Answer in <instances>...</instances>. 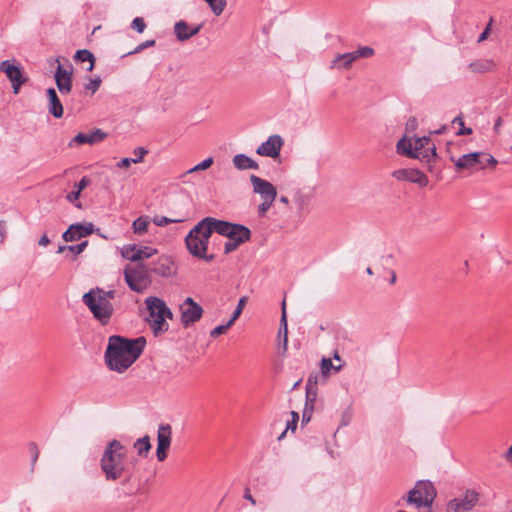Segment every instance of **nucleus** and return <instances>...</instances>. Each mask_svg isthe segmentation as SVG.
I'll return each instance as SVG.
<instances>
[{"mask_svg":"<svg viewBox=\"0 0 512 512\" xmlns=\"http://www.w3.org/2000/svg\"><path fill=\"white\" fill-rule=\"evenodd\" d=\"M75 59L80 62H89L90 65L86 69L88 72H91L94 69L95 56L91 51L87 49L77 50L75 54Z\"/></svg>","mask_w":512,"mask_h":512,"instance_id":"30","label":"nucleus"},{"mask_svg":"<svg viewBox=\"0 0 512 512\" xmlns=\"http://www.w3.org/2000/svg\"><path fill=\"white\" fill-rule=\"evenodd\" d=\"M48 99V111L49 113L59 119L63 116V105L58 97V94L54 88H48L46 90Z\"/></svg>","mask_w":512,"mask_h":512,"instance_id":"20","label":"nucleus"},{"mask_svg":"<svg viewBox=\"0 0 512 512\" xmlns=\"http://www.w3.org/2000/svg\"><path fill=\"white\" fill-rule=\"evenodd\" d=\"M101 82V78L96 76L95 78L90 79V81L85 85V89L94 94L99 89Z\"/></svg>","mask_w":512,"mask_h":512,"instance_id":"44","label":"nucleus"},{"mask_svg":"<svg viewBox=\"0 0 512 512\" xmlns=\"http://www.w3.org/2000/svg\"><path fill=\"white\" fill-rule=\"evenodd\" d=\"M357 60L354 52L339 54L331 63V68L347 69L351 64Z\"/></svg>","mask_w":512,"mask_h":512,"instance_id":"25","label":"nucleus"},{"mask_svg":"<svg viewBox=\"0 0 512 512\" xmlns=\"http://www.w3.org/2000/svg\"><path fill=\"white\" fill-rule=\"evenodd\" d=\"M240 245H242V244H241V241L239 238H238V240L236 239V241H232V240L228 239V241L225 242V244H224V253L229 254V253L237 250Z\"/></svg>","mask_w":512,"mask_h":512,"instance_id":"46","label":"nucleus"},{"mask_svg":"<svg viewBox=\"0 0 512 512\" xmlns=\"http://www.w3.org/2000/svg\"><path fill=\"white\" fill-rule=\"evenodd\" d=\"M204 1L208 3L212 12L216 16H219L220 14H222V12L224 11L226 4H227L226 0H204Z\"/></svg>","mask_w":512,"mask_h":512,"instance_id":"35","label":"nucleus"},{"mask_svg":"<svg viewBox=\"0 0 512 512\" xmlns=\"http://www.w3.org/2000/svg\"><path fill=\"white\" fill-rule=\"evenodd\" d=\"M89 291H93L95 294L101 296V298L107 299V301H110L115 298L116 291L115 290H104L99 287H95L90 289Z\"/></svg>","mask_w":512,"mask_h":512,"instance_id":"41","label":"nucleus"},{"mask_svg":"<svg viewBox=\"0 0 512 512\" xmlns=\"http://www.w3.org/2000/svg\"><path fill=\"white\" fill-rule=\"evenodd\" d=\"M213 164V158L208 157L194 166L189 172L208 169Z\"/></svg>","mask_w":512,"mask_h":512,"instance_id":"47","label":"nucleus"},{"mask_svg":"<svg viewBox=\"0 0 512 512\" xmlns=\"http://www.w3.org/2000/svg\"><path fill=\"white\" fill-rule=\"evenodd\" d=\"M149 220L147 217L141 216L135 219L132 223L133 232L142 235L147 232Z\"/></svg>","mask_w":512,"mask_h":512,"instance_id":"34","label":"nucleus"},{"mask_svg":"<svg viewBox=\"0 0 512 512\" xmlns=\"http://www.w3.org/2000/svg\"><path fill=\"white\" fill-rule=\"evenodd\" d=\"M89 183L90 180L88 179V177L84 176L78 183H75L74 189L79 190V192L81 193L82 190H84L89 185Z\"/></svg>","mask_w":512,"mask_h":512,"instance_id":"56","label":"nucleus"},{"mask_svg":"<svg viewBox=\"0 0 512 512\" xmlns=\"http://www.w3.org/2000/svg\"><path fill=\"white\" fill-rule=\"evenodd\" d=\"M29 452L31 454V457H32V462L35 463L38 459V456H39V451H38V447L35 443H30L29 444Z\"/></svg>","mask_w":512,"mask_h":512,"instance_id":"58","label":"nucleus"},{"mask_svg":"<svg viewBox=\"0 0 512 512\" xmlns=\"http://www.w3.org/2000/svg\"><path fill=\"white\" fill-rule=\"evenodd\" d=\"M410 170L407 169H400L393 172V177H395L398 180H407V176H409Z\"/></svg>","mask_w":512,"mask_h":512,"instance_id":"57","label":"nucleus"},{"mask_svg":"<svg viewBox=\"0 0 512 512\" xmlns=\"http://www.w3.org/2000/svg\"><path fill=\"white\" fill-rule=\"evenodd\" d=\"M291 416H292V419H291V421L287 422L286 430L290 429L292 432H294L296 430V427H297V423H298V420H299V415H298L297 412L292 411L291 412Z\"/></svg>","mask_w":512,"mask_h":512,"instance_id":"53","label":"nucleus"},{"mask_svg":"<svg viewBox=\"0 0 512 512\" xmlns=\"http://www.w3.org/2000/svg\"><path fill=\"white\" fill-rule=\"evenodd\" d=\"M156 253H157V250L152 248V247H149V246L138 247L137 246L136 254H138L140 256L138 258V261H141V260H144V259H148V258L152 257Z\"/></svg>","mask_w":512,"mask_h":512,"instance_id":"37","label":"nucleus"},{"mask_svg":"<svg viewBox=\"0 0 512 512\" xmlns=\"http://www.w3.org/2000/svg\"><path fill=\"white\" fill-rule=\"evenodd\" d=\"M156 43V41L154 39H150V40H146L142 43H140L138 46H136L132 51L130 52H127L126 54L123 55L124 56H128V55H133V54H137V53H140L141 51L149 48V47H152L154 46Z\"/></svg>","mask_w":512,"mask_h":512,"instance_id":"40","label":"nucleus"},{"mask_svg":"<svg viewBox=\"0 0 512 512\" xmlns=\"http://www.w3.org/2000/svg\"><path fill=\"white\" fill-rule=\"evenodd\" d=\"M214 233L211 216L201 219L186 235L184 242L188 252L195 257L204 248H208L209 240Z\"/></svg>","mask_w":512,"mask_h":512,"instance_id":"3","label":"nucleus"},{"mask_svg":"<svg viewBox=\"0 0 512 512\" xmlns=\"http://www.w3.org/2000/svg\"><path fill=\"white\" fill-rule=\"evenodd\" d=\"M82 302L88 307L93 317L103 326L109 324L113 313L114 307L111 301L95 294L93 291H88L82 296Z\"/></svg>","mask_w":512,"mask_h":512,"instance_id":"5","label":"nucleus"},{"mask_svg":"<svg viewBox=\"0 0 512 512\" xmlns=\"http://www.w3.org/2000/svg\"><path fill=\"white\" fill-rule=\"evenodd\" d=\"M212 224L214 228V233H217L223 237H227L229 240L236 241L238 238L241 241V244L249 241L251 238V230L239 223H233L226 220L217 219L215 217H211Z\"/></svg>","mask_w":512,"mask_h":512,"instance_id":"6","label":"nucleus"},{"mask_svg":"<svg viewBox=\"0 0 512 512\" xmlns=\"http://www.w3.org/2000/svg\"><path fill=\"white\" fill-rule=\"evenodd\" d=\"M497 160L490 154L482 152H472L462 155L455 161V166L458 169H468L473 167H479L481 169L486 168L490 165H496Z\"/></svg>","mask_w":512,"mask_h":512,"instance_id":"10","label":"nucleus"},{"mask_svg":"<svg viewBox=\"0 0 512 512\" xmlns=\"http://www.w3.org/2000/svg\"><path fill=\"white\" fill-rule=\"evenodd\" d=\"M187 219V217L183 216L180 218H169L166 216H159L156 215L153 217L152 221L153 223L158 227H164L170 223H181L184 222Z\"/></svg>","mask_w":512,"mask_h":512,"instance_id":"33","label":"nucleus"},{"mask_svg":"<svg viewBox=\"0 0 512 512\" xmlns=\"http://www.w3.org/2000/svg\"><path fill=\"white\" fill-rule=\"evenodd\" d=\"M294 202L297 205L298 211L301 212L307 204V199L303 195L297 194L294 198Z\"/></svg>","mask_w":512,"mask_h":512,"instance_id":"55","label":"nucleus"},{"mask_svg":"<svg viewBox=\"0 0 512 512\" xmlns=\"http://www.w3.org/2000/svg\"><path fill=\"white\" fill-rule=\"evenodd\" d=\"M247 296H243L239 299V302L229 320H231L233 323L239 318L241 315L246 303H247Z\"/></svg>","mask_w":512,"mask_h":512,"instance_id":"39","label":"nucleus"},{"mask_svg":"<svg viewBox=\"0 0 512 512\" xmlns=\"http://www.w3.org/2000/svg\"><path fill=\"white\" fill-rule=\"evenodd\" d=\"M201 29V26L198 25L196 27H190L185 21L180 20L175 23L174 31L177 39L179 41H186L198 34Z\"/></svg>","mask_w":512,"mask_h":512,"instance_id":"21","label":"nucleus"},{"mask_svg":"<svg viewBox=\"0 0 512 512\" xmlns=\"http://www.w3.org/2000/svg\"><path fill=\"white\" fill-rule=\"evenodd\" d=\"M87 245H88L87 240L82 241L81 243L76 244V245H67V251L72 253L74 256H77L85 250Z\"/></svg>","mask_w":512,"mask_h":512,"instance_id":"43","label":"nucleus"},{"mask_svg":"<svg viewBox=\"0 0 512 512\" xmlns=\"http://www.w3.org/2000/svg\"><path fill=\"white\" fill-rule=\"evenodd\" d=\"M148 153V150L144 147H137L135 150H134V154H135V158H132L133 160V163H140L144 156Z\"/></svg>","mask_w":512,"mask_h":512,"instance_id":"52","label":"nucleus"},{"mask_svg":"<svg viewBox=\"0 0 512 512\" xmlns=\"http://www.w3.org/2000/svg\"><path fill=\"white\" fill-rule=\"evenodd\" d=\"M452 123H456L460 126L459 130L457 131L456 135H470L473 133V130L472 128H469V127H465L464 125V121L462 119V117L459 115L457 117H455L453 120H452Z\"/></svg>","mask_w":512,"mask_h":512,"instance_id":"38","label":"nucleus"},{"mask_svg":"<svg viewBox=\"0 0 512 512\" xmlns=\"http://www.w3.org/2000/svg\"><path fill=\"white\" fill-rule=\"evenodd\" d=\"M233 165L238 170H258V163L244 153L236 154L232 159Z\"/></svg>","mask_w":512,"mask_h":512,"instance_id":"23","label":"nucleus"},{"mask_svg":"<svg viewBox=\"0 0 512 512\" xmlns=\"http://www.w3.org/2000/svg\"><path fill=\"white\" fill-rule=\"evenodd\" d=\"M495 67V63L491 59H483L471 62L468 65V68L475 73H486Z\"/></svg>","mask_w":512,"mask_h":512,"instance_id":"26","label":"nucleus"},{"mask_svg":"<svg viewBox=\"0 0 512 512\" xmlns=\"http://www.w3.org/2000/svg\"><path fill=\"white\" fill-rule=\"evenodd\" d=\"M334 367L330 358H322L321 360V372L323 375H328L330 370Z\"/></svg>","mask_w":512,"mask_h":512,"instance_id":"51","label":"nucleus"},{"mask_svg":"<svg viewBox=\"0 0 512 512\" xmlns=\"http://www.w3.org/2000/svg\"><path fill=\"white\" fill-rule=\"evenodd\" d=\"M124 279L132 291L141 293L151 283L150 272L147 265L137 263L124 269Z\"/></svg>","mask_w":512,"mask_h":512,"instance_id":"8","label":"nucleus"},{"mask_svg":"<svg viewBox=\"0 0 512 512\" xmlns=\"http://www.w3.org/2000/svg\"><path fill=\"white\" fill-rule=\"evenodd\" d=\"M208 248H204L199 254L195 256V258H198L200 260H203L207 263L212 262L215 259L214 254H208L207 253Z\"/></svg>","mask_w":512,"mask_h":512,"instance_id":"54","label":"nucleus"},{"mask_svg":"<svg viewBox=\"0 0 512 512\" xmlns=\"http://www.w3.org/2000/svg\"><path fill=\"white\" fill-rule=\"evenodd\" d=\"M49 243H50V240L46 234L42 235L38 241V244L40 246H47Z\"/></svg>","mask_w":512,"mask_h":512,"instance_id":"63","label":"nucleus"},{"mask_svg":"<svg viewBox=\"0 0 512 512\" xmlns=\"http://www.w3.org/2000/svg\"><path fill=\"white\" fill-rule=\"evenodd\" d=\"M480 500L474 489H466L463 494L448 501L446 512H471Z\"/></svg>","mask_w":512,"mask_h":512,"instance_id":"9","label":"nucleus"},{"mask_svg":"<svg viewBox=\"0 0 512 512\" xmlns=\"http://www.w3.org/2000/svg\"><path fill=\"white\" fill-rule=\"evenodd\" d=\"M233 325V322L231 320H228L226 324L216 326L210 331V336L212 338L218 337L219 335L226 332L227 329H229Z\"/></svg>","mask_w":512,"mask_h":512,"instance_id":"42","label":"nucleus"},{"mask_svg":"<svg viewBox=\"0 0 512 512\" xmlns=\"http://www.w3.org/2000/svg\"><path fill=\"white\" fill-rule=\"evenodd\" d=\"M418 125L417 123V119L415 117H410L407 121V127H410V128H416Z\"/></svg>","mask_w":512,"mask_h":512,"instance_id":"64","label":"nucleus"},{"mask_svg":"<svg viewBox=\"0 0 512 512\" xmlns=\"http://www.w3.org/2000/svg\"><path fill=\"white\" fill-rule=\"evenodd\" d=\"M244 499L248 500L252 505H256V500L251 495L249 488H246L243 495Z\"/></svg>","mask_w":512,"mask_h":512,"instance_id":"61","label":"nucleus"},{"mask_svg":"<svg viewBox=\"0 0 512 512\" xmlns=\"http://www.w3.org/2000/svg\"><path fill=\"white\" fill-rule=\"evenodd\" d=\"M172 439V428L169 424H160L157 431V460L162 462L167 458Z\"/></svg>","mask_w":512,"mask_h":512,"instance_id":"12","label":"nucleus"},{"mask_svg":"<svg viewBox=\"0 0 512 512\" xmlns=\"http://www.w3.org/2000/svg\"><path fill=\"white\" fill-rule=\"evenodd\" d=\"M180 309L181 323L185 328H188L197 322L203 314V308L191 297H187L184 300L183 304L180 306Z\"/></svg>","mask_w":512,"mask_h":512,"instance_id":"11","label":"nucleus"},{"mask_svg":"<svg viewBox=\"0 0 512 512\" xmlns=\"http://www.w3.org/2000/svg\"><path fill=\"white\" fill-rule=\"evenodd\" d=\"M27 80H21V81H18V84L17 82H11L12 84V89H13V93L15 95H17L20 91V87L26 82Z\"/></svg>","mask_w":512,"mask_h":512,"instance_id":"60","label":"nucleus"},{"mask_svg":"<svg viewBox=\"0 0 512 512\" xmlns=\"http://www.w3.org/2000/svg\"><path fill=\"white\" fill-rule=\"evenodd\" d=\"M278 337L282 338V348L285 352L288 346V324H287V313H286V302L282 301V311L280 318V326L278 331Z\"/></svg>","mask_w":512,"mask_h":512,"instance_id":"24","label":"nucleus"},{"mask_svg":"<svg viewBox=\"0 0 512 512\" xmlns=\"http://www.w3.org/2000/svg\"><path fill=\"white\" fill-rule=\"evenodd\" d=\"M125 457V448L120 441L113 439L107 444L100 459V467L106 480L117 481L122 478H125V482L130 480Z\"/></svg>","mask_w":512,"mask_h":512,"instance_id":"2","label":"nucleus"},{"mask_svg":"<svg viewBox=\"0 0 512 512\" xmlns=\"http://www.w3.org/2000/svg\"><path fill=\"white\" fill-rule=\"evenodd\" d=\"M148 270L151 273L169 277L174 273V262L169 256L162 255L157 260L147 264Z\"/></svg>","mask_w":512,"mask_h":512,"instance_id":"17","label":"nucleus"},{"mask_svg":"<svg viewBox=\"0 0 512 512\" xmlns=\"http://www.w3.org/2000/svg\"><path fill=\"white\" fill-rule=\"evenodd\" d=\"M263 202L258 206V215L263 217L266 215L267 211L271 208L273 202L275 200L262 199Z\"/></svg>","mask_w":512,"mask_h":512,"instance_id":"45","label":"nucleus"},{"mask_svg":"<svg viewBox=\"0 0 512 512\" xmlns=\"http://www.w3.org/2000/svg\"><path fill=\"white\" fill-rule=\"evenodd\" d=\"M431 139L429 136L418 137L414 140L413 150H415V154H419V151L426 149L429 146Z\"/></svg>","mask_w":512,"mask_h":512,"instance_id":"36","label":"nucleus"},{"mask_svg":"<svg viewBox=\"0 0 512 512\" xmlns=\"http://www.w3.org/2000/svg\"><path fill=\"white\" fill-rule=\"evenodd\" d=\"M407 180L413 183H417L420 186H426L428 184L427 176L416 169H411L409 172V176H407Z\"/></svg>","mask_w":512,"mask_h":512,"instance_id":"31","label":"nucleus"},{"mask_svg":"<svg viewBox=\"0 0 512 512\" xmlns=\"http://www.w3.org/2000/svg\"><path fill=\"white\" fill-rule=\"evenodd\" d=\"M436 490L429 480H419L413 489L408 492L407 502L417 508H430L436 498Z\"/></svg>","mask_w":512,"mask_h":512,"instance_id":"7","label":"nucleus"},{"mask_svg":"<svg viewBox=\"0 0 512 512\" xmlns=\"http://www.w3.org/2000/svg\"><path fill=\"white\" fill-rule=\"evenodd\" d=\"M504 460L508 463H512V445L502 455Z\"/></svg>","mask_w":512,"mask_h":512,"instance_id":"62","label":"nucleus"},{"mask_svg":"<svg viewBox=\"0 0 512 512\" xmlns=\"http://www.w3.org/2000/svg\"><path fill=\"white\" fill-rule=\"evenodd\" d=\"M95 230L94 224L88 223H73L62 234V238L66 242H72L84 238L92 234Z\"/></svg>","mask_w":512,"mask_h":512,"instance_id":"14","label":"nucleus"},{"mask_svg":"<svg viewBox=\"0 0 512 512\" xmlns=\"http://www.w3.org/2000/svg\"><path fill=\"white\" fill-rule=\"evenodd\" d=\"M414 159H419L422 163H426L430 166L431 162L435 161L437 158L436 147L433 144L431 147H427L422 151H419V154H415Z\"/></svg>","mask_w":512,"mask_h":512,"instance_id":"27","label":"nucleus"},{"mask_svg":"<svg viewBox=\"0 0 512 512\" xmlns=\"http://www.w3.org/2000/svg\"><path fill=\"white\" fill-rule=\"evenodd\" d=\"M145 304L149 312L148 321L155 336L163 334L169 328L166 319H172L173 313L166 303L156 297L149 296L145 299Z\"/></svg>","mask_w":512,"mask_h":512,"instance_id":"4","label":"nucleus"},{"mask_svg":"<svg viewBox=\"0 0 512 512\" xmlns=\"http://www.w3.org/2000/svg\"><path fill=\"white\" fill-rule=\"evenodd\" d=\"M317 398V376H309L306 383V402L305 407L306 410H309L310 413L313 411L314 402Z\"/></svg>","mask_w":512,"mask_h":512,"instance_id":"22","label":"nucleus"},{"mask_svg":"<svg viewBox=\"0 0 512 512\" xmlns=\"http://www.w3.org/2000/svg\"><path fill=\"white\" fill-rule=\"evenodd\" d=\"M249 179L253 187V192L259 194L261 199H276L277 190L268 180L262 179L254 174H251Z\"/></svg>","mask_w":512,"mask_h":512,"instance_id":"13","label":"nucleus"},{"mask_svg":"<svg viewBox=\"0 0 512 512\" xmlns=\"http://www.w3.org/2000/svg\"><path fill=\"white\" fill-rule=\"evenodd\" d=\"M0 71L4 72L10 82L27 80L22 67L15 60H4L0 64Z\"/></svg>","mask_w":512,"mask_h":512,"instance_id":"19","label":"nucleus"},{"mask_svg":"<svg viewBox=\"0 0 512 512\" xmlns=\"http://www.w3.org/2000/svg\"><path fill=\"white\" fill-rule=\"evenodd\" d=\"M55 61L58 63L54 74L57 88L62 95H67L72 90V71L65 69L59 58H56Z\"/></svg>","mask_w":512,"mask_h":512,"instance_id":"16","label":"nucleus"},{"mask_svg":"<svg viewBox=\"0 0 512 512\" xmlns=\"http://www.w3.org/2000/svg\"><path fill=\"white\" fill-rule=\"evenodd\" d=\"M146 27V24L141 17H136L131 23V28L136 30L138 33H142Z\"/></svg>","mask_w":512,"mask_h":512,"instance_id":"48","label":"nucleus"},{"mask_svg":"<svg viewBox=\"0 0 512 512\" xmlns=\"http://www.w3.org/2000/svg\"><path fill=\"white\" fill-rule=\"evenodd\" d=\"M283 144V138L280 135L274 134L258 146L256 153L261 156L275 158L279 156Z\"/></svg>","mask_w":512,"mask_h":512,"instance_id":"15","label":"nucleus"},{"mask_svg":"<svg viewBox=\"0 0 512 512\" xmlns=\"http://www.w3.org/2000/svg\"><path fill=\"white\" fill-rule=\"evenodd\" d=\"M132 160H133L132 158L125 157L117 163V167L118 168H128L131 165V163H133Z\"/></svg>","mask_w":512,"mask_h":512,"instance_id":"59","label":"nucleus"},{"mask_svg":"<svg viewBox=\"0 0 512 512\" xmlns=\"http://www.w3.org/2000/svg\"><path fill=\"white\" fill-rule=\"evenodd\" d=\"M107 137V133H105L103 130L96 128L91 132L84 133L79 132L77 133L74 138L71 139V141L68 143L69 147H73L76 145H83V144H96L101 141H103Z\"/></svg>","mask_w":512,"mask_h":512,"instance_id":"18","label":"nucleus"},{"mask_svg":"<svg viewBox=\"0 0 512 512\" xmlns=\"http://www.w3.org/2000/svg\"><path fill=\"white\" fill-rule=\"evenodd\" d=\"M146 343L143 336L135 339L119 335L110 336L104 356L107 367L118 373L125 372L141 356Z\"/></svg>","mask_w":512,"mask_h":512,"instance_id":"1","label":"nucleus"},{"mask_svg":"<svg viewBox=\"0 0 512 512\" xmlns=\"http://www.w3.org/2000/svg\"><path fill=\"white\" fill-rule=\"evenodd\" d=\"M137 252V245L129 244L125 245L121 249V255L123 258L130 260L132 262H138V258L140 257Z\"/></svg>","mask_w":512,"mask_h":512,"instance_id":"32","label":"nucleus"},{"mask_svg":"<svg viewBox=\"0 0 512 512\" xmlns=\"http://www.w3.org/2000/svg\"><path fill=\"white\" fill-rule=\"evenodd\" d=\"M397 152L408 158L415 157V150H413V143L411 140L402 138L397 143Z\"/></svg>","mask_w":512,"mask_h":512,"instance_id":"29","label":"nucleus"},{"mask_svg":"<svg viewBox=\"0 0 512 512\" xmlns=\"http://www.w3.org/2000/svg\"><path fill=\"white\" fill-rule=\"evenodd\" d=\"M80 195L81 193L79 190L74 189L66 195V199L68 202L74 204L77 208H81V203H75L79 199Z\"/></svg>","mask_w":512,"mask_h":512,"instance_id":"50","label":"nucleus"},{"mask_svg":"<svg viewBox=\"0 0 512 512\" xmlns=\"http://www.w3.org/2000/svg\"><path fill=\"white\" fill-rule=\"evenodd\" d=\"M356 58H360V57H369L371 55H373L374 53V50L371 48V47H368V46H365V47H360L359 49L353 51Z\"/></svg>","mask_w":512,"mask_h":512,"instance_id":"49","label":"nucleus"},{"mask_svg":"<svg viewBox=\"0 0 512 512\" xmlns=\"http://www.w3.org/2000/svg\"><path fill=\"white\" fill-rule=\"evenodd\" d=\"M133 446L137 450V454L140 457H147L151 449L150 437L148 435H145L137 439Z\"/></svg>","mask_w":512,"mask_h":512,"instance_id":"28","label":"nucleus"}]
</instances>
